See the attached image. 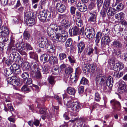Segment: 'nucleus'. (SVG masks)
Listing matches in <instances>:
<instances>
[{
    "instance_id": "nucleus-1",
    "label": "nucleus",
    "mask_w": 127,
    "mask_h": 127,
    "mask_svg": "<svg viewBox=\"0 0 127 127\" xmlns=\"http://www.w3.org/2000/svg\"><path fill=\"white\" fill-rule=\"evenodd\" d=\"M61 26H57L56 24H51L50 27L47 29V32L49 38L55 40L56 38V33L54 31L58 32L61 31Z\"/></svg>"
},
{
    "instance_id": "nucleus-2",
    "label": "nucleus",
    "mask_w": 127,
    "mask_h": 127,
    "mask_svg": "<svg viewBox=\"0 0 127 127\" xmlns=\"http://www.w3.org/2000/svg\"><path fill=\"white\" fill-rule=\"evenodd\" d=\"M61 30L60 32H59L58 33L56 34L55 40L62 43L66 40L68 34L67 32L64 30L62 27Z\"/></svg>"
},
{
    "instance_id": "nucleus-3",
    "label": "nucleus",
    "mask_w": 127,
    "mask_h": 127,
    "mask_svg": "<svg viewBox=\"0 0 127 127\" xmlns=\"http://www.w3.org/2000/svg\"><path fill=\"white\" fill-rule=\"evenodd\" d=\"M7 82L9 84L12 85L15 87H18L22 85V82L20 78L15 76L9 78Z\"/></svg>"
},
{
    "instance_id": "nucleus-4",
    "label": "nucleus",
    "mask_w": 127,
    "mask_h": 127,
    "mask_svg": "<svg viewBox=\"0 0 127 127\" xmlns=\"http://www.w3.org/2000/svg\"><path fill=\"white\" fill-rule=\"evenodd\" d=\"M48 58H49V59L51 63L56 64L58 63V59L56 57L53 56L50 57L48 55L46 54L41 55L40 57V59L43 63H45L46 62Z\"/></svg>"
},
{
    "instance_id": "nucleus-5",
    "label": "nucleus",
    "mask_w": 127,
    "mask_h": 127,
    "mask_svg": "<svg viewBox=\"0 0 127 127\" xmlns=\"http://www.w3.org/2000/svg\"><path fill=\"white\" fill-rule=\"evenodd\" d=\"M106 79L107 77L105 75L103 74H98L95 78L96 84L100 85L105 84Z\"/></svg>"
},
{
    "instance_id": "nucleus-6",
    "label": "nucleus",
    "mask_w": 127,
    "mask_h": 127,
    "mask_svg": "<svg viewBox=\"0 0 127 127\" xmlns=\"http://www.w3.org/2000/svg\"><path fill=\"white\" fill-rule=\"evenodd\" d=\"M89 17L88 21L91 23L95 24L96 22L97 14L95 10L91 11L89 12Z\"/></svg>"
},
{
    "instance_id": "nucleus-7",
    "label": "nucleus",
    "mask_w": 127,
    "mask_h": 127,
    "mask_svg": "<svg viewBox=\"0 0 127 127\" xmlns=\"http://www.w3.org/2000/svg\"><path fill=\"white\" fill-rule=\"evenodd\" d=\"M49 44L47 38L45 37H41L39 39L38 44L40 47L42 48L45 47L46 48H48Z\"/></svg>"
},
{
    "instance_id": "nucleus-8",
    "label": "nucleus",
    "mask_w": 127,
    "mask_h": 127,
    "mask_svg": "<svg viewBox=\"0 0 127 127\" xmlns=\"http://www.w3.org/2000/svg\"><path fill=\"white\" fill-rule=\"evenodd\" d=\"M110 103L112 106V108L117 111H120L121 106L120 103L115 99H113L110 101Z\"/></svg>"
},
{
    "instance_id": "nucleus-9",
    "label": "nucleus",
    "mask_w": 127,
    "mask_h": 127,
    "mask_svg": "<svg viewBox=\"0 0 127 127\" xmlns=\"http://www.w3.org/2000/svg\"><path fill=\"white\" fill-rule=\"evenodd\" d=\"M61 25L60 26H62V29L65 30L68 29L71 25V22L69 21L64 19H63L61 22Z\"/></svg>"
},
{
    "instance_id": "nucleus-10",
    "label": "nucleus",
    "mask_w": 127,
    "mask_h": 127,
    "mask_svg": "<svg viewBox=\"0 0 127 127\" xmlns=\"http://www.w3.org/2000/svg\"><path fill=\"white\" fill-rule=\"evenodd\" d=\"M110 41V37L108 36L103 37L101 40V45L102 47H105L107 45H108Z\"/></svg>"
},
{
    "instance_id": "nucleus-11",
    "label": "nucleus",
    "mask_w": 127,
    "mask_h": 127,
    "mask_svg": "<svg viewBox=\"0 0 127 127\" xmlns=\"http://www.w3.org/2000/svg\"><path fill=\"white\" fill-rule=\"evenodd\" d=\"M79 28L76 25L73 26L69 30L70 35L73 36L79 35Z\"/></svg>"
},
{
    "instance_id": "nucleus-12",
    "label": "nucleus",
    "mask_w": 127,
    "mask_h": 127,
    "mask_svg": "<svg viewBox=\"0 0 127 127\" xmlns=\"http://www.w3.org/2000/svg\"><path fill=\"white\" fill-rule=\"evenodd\" d=\"M57 9L60 13H63L66 10V7L64 5L61 3H57L56 6Z\"/></svg>"
},
{
    "instance_id": "nucleus-13",
    "label": "nucleus",
    "mask_w": 127,
    "mask_h": 127,
    "mask_svg": "<svg viewBox=\"0 0 127 127\" xmlns=\"http://www.w3.org/2000/svg\"><path fill=\"white\" fill-rule=\"evenodd\" d=\"M76 6L79 11L82 12H84L87 9L86 5L83 3L79 2L76 5Z\"/></svg>"
},
{
    "instance_id": "nucleus-14",
    "label": "nucleus",
    "mask_w": 127,
    "mask_h": 127,
    "mask_svg": "<svg viewBox=\"0 0 127 127\" xmlns=\"http://www.w3.org/2000/svg\"><path fill=\"white\" fill-rule=\"evenodd\" d=\"M45 10H43L40 11L38 14V17L39 20L41 22H46V20L45 18Z\"/></svg>"
},
{
    "instance_id": "nucleus-15",
    "label": "nucleus",
    "mask_w": 127,
    "mask_h": 127,
    "mask_svg": "<svg viewBox=\"0 0 127 127\" xmlns=\"http://www.w3.org/2000/svg\"><path fill=\"white\" fill-rule=\"evenodd\" d=\"M77 46L78 48V53L80 54L85 48V44L84 42L82 41L79 42L78 43Z\"/></svg>"
},
{
    "instance_id": "nucleus-16",
    "label": "nucleus",
    "mask_w": 127,
    "mask_h": 127,
    "mask_svg": "<svg viewBox=\"0 0 127 127\" xmlns=\"http://www.w3.org/2000/svg\"><path fill=\"white\" fill-rule=\"evenodd\" d=\"M81 106V105L77 101L74 102L71 110L73 111H75L77 112L80 109Z\"/></svg>"
},
{
    "instance_id": "nucleus-17",
    "label": "nucleus",
    "mask_w": 127,
    "mask_h": 127,
    "mask_svg": "<svg viewBox=\"0 0 127 127\" xmlns=\"http://www.w3.org/2000/svg\"><path fill=\"white\" fill-rule=\"evenodd\" d=\"M125 83L123 82H121L119 83V88L118 89V91L121 93L125 92L126 89Z\"/></svg>"
},
{
    "instance_id": "nucleus-18",
    "label": "nucleus",
    "mask_w": 127,
    "mask_h": 127,
    "mask_svg": "<svg viewBox=\"0 0 127 127\" xmlns=\"http://www.w3.org/2000/svg\"><path fill=\"white\" fill-rule=\"evenodd\" d=\"M91 64H90L89 63H85V64L83 68V71L84 73L86 72H90L91 66Z\"/></svg>"
},
{
    "instance_id": "nucleus-19",
    "label": "nucleus",
    "mask_w": 127,
    "mask_h": 127,
    "mask_svg": "<svg viewBox=\"0 0 127 127\" xmlns=\"http://www.w3.org/2000/svg\"><path fill=\"white\" fill-rule=\"evenodd\" d=\"M105 84L109 88H111L112 87L113 84V78L111 76H110L108 78L107 77Z\"/></svg>"
},
{
    "instance_id": "nucleus-20",
    "label": "nucleus",
    "mask_w": 127,
    "mask_h": 127,
    "mask_svg": "<svg viewBox=\"0 0 127 127\" xmlns=\"http://www.w3.org/2000/svg\"><path fill=\"white\" fill-rule=\"evenodd\" d=\"M113 6L115 8H116L115 11H117L121 10L123 9L124 7V5L122 3H115Z\"/></svg>"
},
{
    "instance_id": "nucleus-21",
    "label": "nucleus",
    "mask_w": 127,
    "mask_h": 127,
    "mask_svg": "<svg viewBox=\"0 0 127 127\" xmlns=\"http://www.w3.org/2000/svg\"><path fill=\"white\" fill-rule=\"evenodd\" d=\"M115 9L112 8H109L108 9L106 10L107 15L109 16H111L114 15L116 13Z\"/></svg>"
},
{
    "instance_id": "nucleus-22",
    "label": "nucleus",
    "mask_w": 127,
    "mask_h": 127,
    "mask_svg": "<svg viewBox=\"0 0 127 127\" xmlns=\"http://www.w3.org/2000/svg\"><path fill=\"white\" fill-rule=\"evenodd\" d=\"M95 31L94 29L93 28H87L85 30V34L86 36L87 37Z\"/></svg>"
},
{
    "instance_id": "nucleus-23",
    "label": "nucleus",
    "mask_w": 127,
    "mask_h": 127,
    "mask_svg": "<svg viewBox=\"0 0 127 127\" xmlns=\"http://www.w3.org/2000/svg\"><path fill=\"white\" fill-rule=\"evenodd\" d=\"M59 69V66L57 65H55L52 68V73L55 75L59 74L61 72Z\"/></svg>"
},
{
    "instance_id": "nucleus-24",
    "label": "nucleus",
    "mask_w": 127,
    "mask_h": 127,
    "mask_svg": "<svg viewBox=\"0 0 127 127\" xmlns=\"http://www.w3.org/2000/svg\"><path fill=\"white\" fill-rule=\"evenodd\" d=\"M112 55L114 56L119 57L121 56V51L119 49H114L113 50Z\"/></svg>"
},
{
    "instance_id": "nucleus-25",
    "label": "nucleus",
    "mask_w": 127,
    "mask_h": 127,
    "mask_svg": "<svg viewBox=\"0 0 127 127\" xmlns=\"http://www.w3.org/2000/svg\"><path fill=\"white\" fill-rule=\"evenodd\" d=\"M73 21L75 25L78 27H81L83 25L82 22L80 18H77L76 19H74Z\"/></svg>"
},
{
    "instance_id": "nucleus-26",
    "label": "nucleus",
    "mask_w": 127,
    "mask_h": 127,
    "mask_svg": "<svg viewBox=\"0 0 127 127\" xmlns=\"http://www.w3.org/2000/svg\"><path fill=\"white\" fill-rule=\"evenodd\" d=\"M113 46L116 48H120L122 47V44L119 41L116 40L114 41L113 42Z\"/></svg>"
},
{
    "instance_id": "nucleus-27",
    "label": "nucleus",
    "mask_w": 127,
    "mask_h": 127,
    "mask_svg": "<svg viewBox=\"0 0 127 127\" xmlns=\"http://www.w3.org/2000/svg\"><path fill=\"white\" fill-rule=\"evenodd\" d=\"M67 93L69 94L74 95L75 93V90L73 88L69 87L67 89Z\"/></svg>"
},
{
    "instance_id": "nucleus-28",
    "label": "nucleus",
    "mask_w": 127,
    "mask_h": 127,
    "mask_svg": "<svg viewBox=\"0 0 127 127\" xmlns=\"http://www.w3.org/2000/svg\"><path fill=\"white\" fill-rule=\"evenodd\" d=\"M22 68L23 70H26L27 71H29L31 69V67L30 64L28 62H25L23 64Z\"/></svg>"
},
{
    "instance_id": "nucleus-29",
    "label": "nucleus",
    "mask_w": 127,
    "mask_h": 127,
    "mask_svg": "<svg viewBox=\"0 0 127 127\" xmlns=\"http://www.w3.org/2000/svg\"><path fill=\"white\" fill-rule=\"evenodd\" d=\"M114 29L117 33H118L120 31H122L123 30V28L121 27V26L119 25H116L114 26Z\"/></svg>"
},
{
    "instance_id": "nucleus-30",
    "label": "nucleus",
    "mask_w": 127,
    "mask_h": 127,
    "mask_svg": "<svg viewBox=\"0 0 127 127\" xmlns=\"http://www.w3.org/2000/svg\"><path fill=\"white\" fill-rule=\"evenodd\" d=\"M45 12L46 13L45 14V16L46 22L49 21L50 20L51 17V13L49 12L46 10H45Z\"/></svg>"
},
{
    "instance_id": "nucleus-31",
    "label": "nucleus",
    "mask_w": 127,
    "mask_h": 127,
    "mask_svg": "<svg viewBox=\"0 0 127 127\" xmlns=\"http://www.w3.org/2000/svg\"><path fill=\"white\" fill-rule=\"evenodd\" d=\"M124 14L123 12H121L116 14L115 16L116 18L118 20H123L124 18Z\"/></svg>"
},
{
    "instance_id": "nucleus-32",
    "label": "nucleus",
    "mask_w": 127,
    "mask_h": 127,
    "mask_svg": "<svg viewBox=\"0 0 127 127\" xmlns=\"http://www.w3.org/2000/svg\"><path fill=\"white\" fill-rule=\"evenodd\" d=\"M67 54L66 53H61L59 54V58L61 61L63 60L66 58Z\"/></svg>"
},
{
    "instance_id": "nucleus-33",
    "label": "nucleus",
    "mask_w": 127,
    "mask_h": 127,
    "mask_svg": "<svg viewBox=\"0 0 127 127\" xmlns=\"http://www.w3.org/2000/svg\"><path fill=\"white\" fill-rule=\"evenodd\" d=\"M94 98L96 101H99L101 99L100 95L97 92H96L95 94Z\"/></svg>"
},
{
    "instance_id": "nucleus-34",
    "label": "nucleus",
    "mask_w": 127,
    "mask_h": 127,
    "mask_svg": "<svg viewBox=\"0 0 127 127\" xmlns=\"http://www.w3.org/2000/svg\"><path fill=\"white\" fill-rule=\"evenodd\" d=\"M55 77L52 76H51L48 77V80L49 83L50 84L53 85L55 84V81L54 80Z\"/></svg>"
},
{
    "instance_id": "nucleus-35",
    "label": "nucleus",
    "mask_w": 127,
    "mask_h": 127,
    "mask_svg": "<svg viewBox=\"0 0 127 127\" xmlns=\"http://www.w3.org/2000/svg\"><path fill=\"white\" fill-rule=\"evenodd\" d=\"M72 39L69 38L66 41L65 45L67 47H69L71 46L72 44Z\"/></svg>"
},
{
    "instance_id": "nucleus-36",
    "label": "nucleus",
    "mask_w": 127,
    "mask_h": 127,
    "mask_svg": "<svg viewBox=\"0 0 127 127\" xmlns=\"http://www.w3.org/2000/svg\"><path fill=\"white\" fill-rule=\"evenodd\" d=\"M31 14L32 12L31 11H30L26 12L25 13L24 17L26 20L28 19L31 18L32 16Z\"/></svg>"
},
{
    "instance_id": "nucleus-37",
    "label": "nucleus",
    "mask_w": 127,
    "mask_h": 127,
    "mask_svg": "<svg viewBox=\"0 0 127 127\" xmlns=\"http://www.w3.org/2000/svg\"><path fill=\"white\" fill-rule=\"evenodd\" d=\"M88 83V80L86 78L83 77L81 79L80 83L81 84L85 85Z\"/></svg>"
},
{
    "instance_id": "nucleus-38",
    "label": "nucleus",
    "mask_w": 127,
    "mask_h": 127,
    "mask_svg": "<svg viewBox=\"0 0 127 127\" xmlns=\"http://www.w3.org/2000/svg\"><path fill=\"white\" fill-rule=\"evenodd\" d=\"M69 61L72 64H74L75 63L76 60L73 56H69L68 57Z\"/></svg>"
},
{
    "instance_id": "nucleus-39",
    "label": "nucleus",
    "mask_w": 127,
    "mask_h": 127,
    "mask_svg": "<svg viewBox=\"0 0 127 127\" xmlns=\"http://www.w3.org/2000/svg\"><path fill=\"white\" fill-rule=\"evenodd\" d=\"M4 72L6 75L8 76L11 75L12 73H13L10 68L8 69H5L4 70Z\"/></svg>"
},
{
    "instance_id": "nucleus-40",
    "label": "nucleus",
    "mask_w": 127,
    "mask_h": 127,
    "mask_svg": "<svg viewBox=\"0 0 127 127\" xmlns=\"http://www.w3.org/2000/svg\"><path fill=\"white\" fill-rule=\"evenodd\" d=\"M46 3V0H41L39 2V5L40 6L41 9L43 8V7L45 6Z\"/></svg>"
},
{
    "instance_id": "nucleus-41",
    "label": "nucleus",
    "mask_w": 127,
    "mask_h": 127,
    "mask_svg": "<svg viewBox=\"0 0 127 127\" xmlns=\"http://www.w3.org/2000/svg\"><path fill=\"white\" fill-rule=\"evenodd\" d=\"M29 73L27 72H24L21 75V77L25 80H26L27 78H29Z\"/></svg>"
},
{
    "instance_id": "nucleus-42",
    "label": "nucleus",
    "mask_w": 127,
    "mask_h": 127,
    "mask_svg": "<svg viewBox=\"0 0 127 127\" xmlns=\"http://www.w3.org/2000/svg\"><path fill=\"white\" fill-rule=\"evenodd\" d=\"M24 38L26 39H28L29 38L30 34L28 31H25L23 33Z\"/></svg>"
},
{
    "instance_id": "nucleus-43",
    "label": "nucleus",
    "mask_w": 127,
    "mask_h": 127,
    "mask_svg": "<svg viewBox=\"0 0 127 127\" xmlns=\"http://www.w3.org/2000/svg\"><path fill=\"white\" fill-rule=\"evenodd\" d=\"M25 48L21 46L20 49H18L19 52L22 55H26V53L23 51L24 50Z\"/></svg>"
},
{
    "instance_id": "nucleus-44",
    "label": "nucleus",
    "mask_w": 127,
    "mask_h": 127,
    "mask_svg": "<svg viewBox=\"0 0 127 127\" xmlns=\"http://www.w3.org/2000/svg\"><path fill=\"white\" fill-rule=\"evenodd\" d=\"M21 90L24 91L29 92L30 91V89L27 85H26L23 86L21 89Z\"/></svg>"
},
{
    "instance_id": "nucleus-45",
    "label": "nucleus",
    "mask_w": 127,
    "mask_h": 127,
    "mask_svg": "<svg viewBox=\"0 0 127 127\" xmlns=\"http://www.w3.org/2000/svg\"><path fill=\"white\" fill-rule=\"evenodd\" d=\"M73 69L71 67H68L65 70V73L67 74H70L73 71Z\"/></svg>"
},
{
    "instance_id": "nucleus-46",
    "label": "nucleus",
    "mask_w": 127,
    "mask_h": 127,
    "mask_svg": "<svg viewBox=\"0 0 127 127\" xmlns=\"http://www.w3.org/2000/svg\"><path fill=\"white\" fill-rule=\"evenodd\" d=\"M74 103V102H72L71 101H68L66 104V106L68 107L71 108V110Z\"/></svg>"
},
{
    "instance_id": "nucleus-47",
    "label": "nucleus",
    "mask_w": 127,
    "mask_h": 127,
    "mask_svg": "<svg viewBox=\"0 0 127 127\" xmlns=\"http://www.w3.org/2000/svg\"><path fill=\"white\" fill-rule=\"evenodd\" d=\"M110 6V4L109 3H106L104 2L103 3V9L107 10L109 9V8H111Z\"/></svg>"
},
{
    "instance_id": "nucleus-48",
    "label": "nucleus",
    "mask_w": 127,
    "mask_h": 127,
    "mask_svg": "<svg viewBox=\"0 0 127 127\" xmlns=\"http://www.w3.org/2000/svg\"><path fill=\"white\" fill-rule=\"evenodd\" d=\"M94 49L92 48H89V49L88 52H87V55L91 57L94 55L93 52Z\"/></svg>"
},
{
    "instance_id": "nucleus-49",
    "label": "nucleus",
    "mask_w": 127,
    "mask_h": 127,
    "mask_svg": "<svg viewBox=\"0 0 127 127\" xmlns=\"http://www.w3.org/2000/svg\"><path fill=\"white\" fill-rule=\"evenodd\" d=\"M27 23L30 24H31L32 25H33L35 23V20L33 18H31L27 19Z\"/></svg>"
},
{
    "instance_id": "nucleus-50",
    "label": "nucleus",
    "mask_w": 127,
    "mask_h": 127,
    "mask_svg": "<svg viewBox=\"0 0 127 127\" xmlns=\"http://www.w3.org/2000/svg\"><path fill=\"white\" fill-rule=\"evenodd\" d=\"M39 112L41 114H46L47 113L46 108H45L41 107L39 110Z\"/></svg>"
},
{
    "instance_id": "nucleus-51",
    "label": "nucleus",
    "mask_w": 127,
    "mask_h": 127,
    "mask_svg": "<svg viewBox=\"0 0 127 127\" xmlns=\"http://www.w3.org/2000/svg\"><path fill=\"white\" fill-rule=\"evenodd\" d=\"M95 31L87 37L90 40H92L95 37Z\"/></svg>"
},
{
    "instance_id": "nucleus-52",
    "label": "nucleus",
    "mask_w": 127,
    "mask_h": 127,
    "mask_svg": "<svg viewBox=\"0 0 127 127\" xmlns=\"http://www.w3.org/2000/svg\"><path fill=\"white\" fill-rule=\"evenodd\" d=\"M42 71L44 74H46L49 72V69L46 66H44L43 68Z\"/></svg>"
},
{
    "instance_id": "nucleus-53",
    "label": "nucleus",
    "mask_w": 127,
    "mask_h": 127,
    "mask_svg": "<svg viewBox=\"0 0 127 127\" xmlns=\"http://www.w3.org/2000/svg\"><path fill=\"white\" fill-rule=\"evenodd\" d=\"M35 77L37 79H40L41 77V73L39 71L36 72L35 73Z\"/></svg>"
},
{
    "instance_id": "nucleus-54",
    "label": "nucleus",
    "mask_w": 127,
    "mask_h": 127,
    "mask_svg": "<svg viewBox=\"0 0 127 127\" xmlns=\"http://www.w3.org/2000/svg\"><path fill=\"white\" fill-rule=\"evenodd\" d=\"M30 56V58L34 59L36 58L37 55L34 52H31L29 53Z\"/></svg>"
},
{
    "instance_id": "nucleus-55",
    "label": "nucleus",
    "mask_w": 127,
    "mask_h": 127,
    "mask_svg": "<svg viewBox=\"0 0 127 127\" xmlns=\"http://www.w3.org/2000/svg\"><path fill=\"white\" fill-rule=\"evenodd\" d=\"M54 97L56 99L58 100V101L59 104H62V98L61 97H60L57 95H54Z\"/></svg>"
},
{
    "instance_id": "nucleus-56",
    "label": "nucleus",
    "mask_w": 127,
    "mask_h": 127,
    "mask_svg": "<svg viewBox=\"0 0 127 127\" xmlns=\"http://www.w3.org/2000/svg\"><path fill=\"white\" fill-rule=\"evenodd\" d=\"M7 106L8 107L9 109L11 111H13L14 110L13 106L10 103H9L8 104H7Z\"/></svg>"
},
{
    "instance_id": "nucleus-57",
    "label": "nucleus",
    "mask_w": 127,
    "mask_h": 127,
    "mask_svg": "<svg viewBox=\"0 0 127 127\" xmlns=\"http://www.w3.org/2000/svg\"><path fill=\"white\" fill-rule=\"evenodd\" d=\"M119 65V64L118 63H116L115 64H114L113 65V69L115 71H118L119 69L118 67V65Z\"/></svg>"
},
{
    "instance_id": "nucleus-58",
    "label": "nucleus",
    "mask_w": 127,
    "mask_h": 127,
    "mask_svg": "<svg viewBox=\"0 0 127 127\" xmlns=\"http://www.w3.org/2000/svg\"><path fill=\"white\" fill-rule=\"evenodd\" d=\"M76 8L74 7L73 6H72L70 8V12L72 14H75Z\"/></svg>"
},
{
    "instance_id": "nucleus-59",
    "label": "nucleus",
    "mask_w": 127,
    "mask_h": 127,
    "mask_svg": "<svg viewBox=\"0 0 127 127\" xmlns=\"http://www.w3.org/2000/svg\"><path fill=\"white\" fill-rule=\"evenodd\" d=\"M103 2V0H97V4L98 7H101L102 5Z\"/></svg>"
},
{
    "instance_id": "nucleus-60",
    "label": "nucleus",
    "mask_w": 127,
    "mask_h": 127,
    "mask_svg": "<svg viewBox=\"0 0 127 127\" xmlns=\"http://www.w3.org/2000/svg\"><path fill=\"white\" fill-rule=\"evenodd\" d=\"M25 47L27 50H31L32 49V48L31 45L28 43H26Z\"/></svg>"
},
{
    "instance_id": "nucleus-61",
    "label": "nucleus",
    "mask_w": 127,
    "mask_h": 127,
    "mask_svg": "<svg viewBox=\"0 0 127 127\" xmlns=\"http://www.w3.org/2000/svg\"><path fill=\"white\" fill-rule=\"evenodd\" d=\"M78 91L79 94L82 93L84 91V88L83 86H80L78 88Z\"/></svg>"
},
{
    "instance_id": "nucleus-62",
    "label": "nucleus",
    "mask_w": 127,
    "mask_h": 127,
    "mask_svg": "<svg viewBox=\"0 0 127 127\" xmlns=\"http://www.w3.org/2000/svg\"><path fill=\"white\" fill-rule=\"evenodd\" d=\"M32 79L30 78H28L27 81L26 82V85H30L32 83Z\"/></svg>"
},
{
    "instance_id": "nucleus-63",
    "label": "nucleus",
    "mask_w": 127,
    "mask_h": 127,
    "mask_svg": "<svg viewBox=\"0 0 127 127\" xmlns=\"http://www.w3.org/2000/svg\"><path fill=\"white\" fill-rule=\"evenodd\" d=\"M95 4L93 2H91L90 4L88 6L89 8L90 9H92L95 7Z\"/></svg>"
},
{
    "instance_id": "nucleus-64",
    "label": "nucleus",
    "mask_w": 127,
    "mask_h": 127,
    "mask_svg": "<svg viewBox=\"0 0 127 127\" xmlns=\"http://www.w3.org/2000/svg\"><path fill=\"white\" fill-rule=\"evenodd\" d=\"M70 81L72 83H76V81L78 79L77 77V76L76 75H75L74 78H71L70 77Z\"/></svg>"
}]
</instances>
